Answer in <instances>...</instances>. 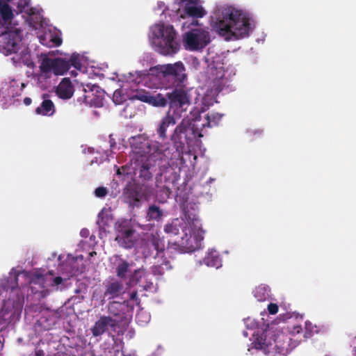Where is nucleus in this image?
<instances>
[{"instance_id": "f257e3e1", "label": "nucleus", "mask_w": 356, "mask_h": 356, "mask_svg": "<svg viewBox=\"0 0 356 356\" xmlns=\"http://www.w3.org/2000/svg\"><path fill=\"white\" fill-rule=\"evenodd\" d=\"M211 20L213 28L227 41L244 38L252 30L249 14L232 6L218 8Z\"/></svg>"}, {"instance_id": "f03ea898", "label": "nucleus", "mask_w": 356, "mask_h": 356, "mask_svg": "<svg viewBox=\"0 0 356 356\" xmlns=\"http://www.w3.org/2000/svg\"><path fill=\"white\" fill-rule=\"evenodd\" d=\"M197 124L195 116L184 118L175 127L170 136L175 151L170 157L171 161L181 160L185 149V145H190L196 138L203 137V134Z\"/></svg>"}, {"instance_id": "7ed1b4c3", "label": "nucleus", "mask_w": 356, "mask_h": 356, "mask_svg": "<svg viewBox=\"0 0 356 356\" xmlns=\"http://www.w3.org/2000/svg\"><path fill=\"white\" fill-rule=\"evenodd\" d=\"M254 348L263 350L267 355L277 353L286 355L298 345L297 340H293L288 332L277 330L273 334H262L253 342Z\"/></svg>"}, {"instance_id": "20e7f679", "label": "nucleus", "mask_w": 356, "mask_h": 356, "mask_svg": "<svg viewBox=\"0 0 356 356\" xmlns=\"http://www.w3.org/2000/svg\"><path fill=\"white\" fill-rule=\"evenodd\" d=\"M152 43L155 50L167 56L177 53L179 49L177 33L172 25L156 24L151 29Z\"/></svg>"}, {"instance_id": "39448f33", "label": "nucleus", "mask_w": 356, "mask_h": 356, "mask_svg": "<svg viewBox=\"0 0 356 356\" xmlns=\"http://www.w3.org/2000/svg\"><path fill=\"white\" fill-rule=\"evenodd\" d=\"M131 162L134 165V170L138 174V177L143 181L152 179L154 173L156 170V166L159 168V175L162 176L164 172H167L170 165L174 164V161H171L167 154L161 158L149 156L143 159L131 161Z\"/></svg>"}, {"instance_id": "423d86ee", "label": "nucleus", "mask_w": 356, "mask_h": 356, "mask_svg": "<svg viewBox=\"0 0 356 356\" xmlns=\"http://www.w3.org/2000/svg\"><path fill=\"white\" fill-rule=\"evenodd\" d=\"M132 149L131 161L149 156L161 158L168 153L169 149H163V146L157 141H153L148 138L138 135L133 138L131 143Z\"/></svg>"}, {"instance_id": "0eeeda50", "label": "nucleus", "mask_w": 356, "mask_h": 356, "mask_svg": "<svg viewBox=\"0 0 356 356\" xmlns=\"http://www.w3.org/2000/svg\"><path fill=\"white\" fill-rule=\"evenodd\" d=\"M157 69L161 77L166 82L168 86L175 88L183 87L187 80L186 67L181 61L173 64L158 65Z\"/></svg>"}, {"instance_id": "6e6552de", "label": "nucleus", "mask_w": 356, "mask_h": 356, "mask_svg": "<svg viewBox=\"0 0 356 356\" xmlns=\"http://www.w3.org/2000/svg\"><path fill=\"white\" fill-rule=\"evenodd\" d=\"M115 241L118 245L124 249L132 248L136 241V230L131 220H122L118 221L115 225Z\"/></svg>"}, {"instance_id": "1a4fd4ad", "label": "nucleus", "mask_w": 356, "mask_h": 356, "mask_svg": "<svg viewBox=\"0 0 356 356\" xmlns=\"http://www.w3.org/2000/svg\"><path fill=\"white\" fill-rule=\"evenodd\" d=\"M168 97L170 102L168 111L177 118H181V113L186 112L191 104L188 91L182 87L175 88L171 92H168Z\"/></svg>"}, {"instance_id": "9d476101", "label": "nucleus", "mask_w": 356, "mask_h": 356, "mask_svg": "<svg viewBox=\"0 0 356 356\" xmlns=\"http://www.w3.org/2000/svg\"><path fill=\"white\" fill-rule=\"evenodd\" d=\"M210 42L209 31L202 29H193L185 34L184 44L186 49L197 51L204 48Z\"/></svg>"}, {"instance_id": "9b49d317", "label": "nucleus", "mask_w": 356, "mask_h": 356, "mask_svg": "<svg viewBox=\"0 0 356 356\" xmlns=\"http://www.w3.org/2000/svg\"><path fill=\"white\" fill-rule=\"evenodd\" d=\"M21 31H2L0 35V51L6 55L16 54L21 47Z\"/></svg>"}, {"instance_id": "f8f14e48", "label": "nucleus", "mask_w": 356, "mask_h": 356, "mask_svg": "<svg viewBox=\"0 0 356 356\" xmlns=\"http://www.w3.org/2000/svg\"><path fill=\"white\" fill-rule=\"evenodd\" d=\"M179 4L178 14L180 17L186 18L190 17L192 18H202L207 12L204 8L200 5V0H175Z\"/></svg>"}, {"instance_id": "ddd939ff", "label": "nucleus", "mask_w": 356, "mask_h": 356, "mask_svg": "<svg viewBox=\"0 0 356 356\" xmlns=\"http://www.w3.org/2000/svg\"><path fill=\"white\" fill-rule=\"evenodd\" d=\"M191 114L193 116H195L197 122L196 126L200 127L202 131L205 128H211L218 126L223 116L222 114L215 112H209L202 115L198 111L193 112Z\"/></svg>"}, {"instance_id": "4468645a", "label": "nucleus", "mask_w": 356, "mask_h": 356, "mask_svg": "<svg viewBox=\"0 0 356 356\" xmlns=\"http://www.w3.org/2000/svg\"><path fill=\"white\" fill-rule=\"evenodd\" d=\"M203 239V236L198 240L196 236L188 234L186 231L184 234L180 236L179 240H175L173 245L179 248L184 252H192L198 249L200 245V240Z\"/></svg>"}, {"instance_id": "2eb2a0df", "label": "nucleus", "mask_w": 356, "mask_h": 356, "mask_svg": "<svg viewBox=\"0 0 356 356\" xmlns=\"http://www.w3.org/2000/svg\"><path fill=\"white\" fill-rule=\"evenodd\" d=\"M146 246L149 252L146 256L153 254V250L156 252L154 256V259H158L159 256L163 255L165 251V243L163 238L157 234H151L147 239Z\"/></svg>"}, {"instance_id": "dca6fc26", "label": "nucleus", "mask_w": 356, "mask_h": 356, "mask_svg": "<svg viewBox=\"0 0 356 356\" xmlns=\"http://www.w3.org/2000/svg\"><path fill=\"white\" fill-rule=\"evenodd\" d=\"M116 325V321L110 316H102L90 328L93 337L102 336L108 328L114 327Z\"/></svg>"}, {"instance_id": "f3484780", "label": "nucleus", "mask_w": 356, "mask_h": 356, "mask_svg": "<svg viewBox=\"0 0 356 356\" xmlns=\"http://www.w3.org/2000/svg\"><path fill=\"white\" fill-rule=\"evenodd\" d=\"M124 195L130 205L138 206L143 197L142 187L138 184L131 185L124 189Z\"/></svg>"}, {"instance_id": "a211bd4d", "label": "nucleus", "mask_w": 356, "mask_h": 356, "mask_svg": "<svg viewBox=\"0 0 356 356\" xmlns=\"http://www.w3.org/2000/svg\"><path fill=\"white\" fill-rule=\"evenodd\" d=\"M176 116L170 113V111H168L166 115L161 119L156 129V133L159 139L164 140L167 138V130L169 127L174 126L176 124Z\"/></svg>"}, {"instance_id": "6ab92c4d", "label": "nucleus", "mask_w": 356, "mask_h": 356, "mask_svg": "<svg viewBox=\"0 0 356 356\" xmlns=\"http://www.w3.org/2000/svg\"><path fill=\"white\" fill-rule=\"evenodd\" d=\"M186 231H189L186 223L178 219H175L164 226V232L170 236H181Z\"/></svg>"}, {"instance_id": "aec40b11", "label": "nucleus", "mask_w": 356, "mask_h": 356, "mask_svg": "<svg viewBox=\"0 0 356 356\" xmlns=\"http://www.w3.org/2000/svg\"><path fill=\"white\" fill-rule=\"evenodd\" d=\"M124 293V285L121 281L108 282L105 285V291L104 292V298L108 300L113 299L120 296Z\"/></svg>"}, {"instance_id": "412c9836", "label": "nucleus", "mask_w": 356, "mask_h": 356, "mask_svg": "<svg viewBox=\"0 0 356 356\" xmlns=\"http://www.w3.org/2000/svg\"><path fill=\"white\" fill-rule=\"evenodd\" d=\"M155 259L156 261L151 268L152 273L154 276L161 277L166 271L172 269L170 261L163 255L159 256V258Z\"/></svg>"}, {"instance_id": "4be33fe9", "label": "nucleus", "mask_w": 356, "mask_h": 356, "mask_svg": "<svg viewBox=\"0 0 356 356\" xmlns=\"http://www.w3.org/2000/svg\"><path fill=\"white\" fill-rule=\"evenodd\" d=\"M74 93V88L70 79L64 78L56 88V94L63 99L72 97Z\"/></svg>"}, {"instance_id": "5701e85b", "label": "nucleus", "mask_w": 356, "mask_h": 356, "mask_svg": "<svg viewBox=\"0 0 356 356\" xmlns=\"http://www.w3.org/2000/svg\"><path fill=\"white\" fill-rule=\"evenodd\" d=\"M203 263L207 266L218 268L221 266V258L217 251L211 250L203 259Z\"/></svg>"}, {"instance_id": "b1692460", "label": "nucleus", "mask_w": 356, "mask_h": 356, "mask_svg": "<svg viewBox=\"0 0 356 356\" xmlns=\"http://www.w3.org/2000/svg\"><path fill=\"white\" fill-rule=\"evenodd\" d=\"M35 113L38 115L51 116L55 113V106L50 99H44L41 105L36 108Z\"/></svg>"}, {"instance_id": "393cba45", "label": "nucleus", "mask_w": 356, "mask_h": 356, "mask_svg": "<svg viewBox=\"0 0 356 356\" xmlns=\"http://www.w3.org/2000/svg\"><path fill=\"white\" fill-rule=\"evenodd\" d=\"M70 68V62L60 58H54L53 73L56 75H63Z\"/></svg>"}, {"instance_id": "a878e982", "label": "nucleus", "mask_w": 356, "mask_h": 356, "mask_svg": "<svg viewBox=\"0 0 356 356\" xmlns=\"http://www.w3.org/2000/svg\"><path fill=\"white\" fill-rule=\"evenodd\" d=\"M13 17V13L10 6L5 0H0V19L3 23H7Z\"/></svg>"}, {"instance_id": "bb28decb", "label": "nucleus", "mask_w": 356, "mask_h": 356, "mask_svg": "<svg viewBox=\"0 0 356 356\" xmlns=\"http://www.w3.org/2000/svg\"><path fill=\"white\" fill-rule=\"evenodd\" d=\"M150 104L157 107H165L167 105L170 106L168 92L165 94V95L160 93L156 94V95H152Z\"/></svg>"}, {"instance_id": "cd10ccee", "label": "nucleus", "mask_w": 356, "mask_h": 356, "mask_svg": "<svg viewBox=\"0 0 356 356\" xmlns=\"http://www.w3.org/2000/svg\"><path fill=\"white\" fill-rule=\"evenodd\" d=\"M54 66V58H50L47 56L42 59L40 70L41 72L47 74L49 72H53Z\"/></svg>"}, {"instance_id": "c85d7f7f", "label": "nucleus", "mask_w": 356, "mask_h": 356, "mask_svg": "<svg viewBox=\"0 0 356 356\" xmlns=\"http://www.w3.org/2000/svg\"><path fill=\"white\" fill-rule=\"evenodd\" d=\"M148 273L147 270L142 268L135 270L131 277V282L141 286L143 282L144 278H147Z\"/></svg>"}, {"instance_id": "c756f323", "label": "nucleus", "mask_w": 356, "mask_h": 356, "mask_svg": "<svg viewBox=\"0 0 356 356\" xmlns=\"http://www.w3.org/2000/svg\"><path fill=\"white\" fill-rule=\"evenodd\" d=\"M254 296L259 301H265L269 298V290L268 287L264 285H259L254 291Z\"/></svg>"}, {"instance_id": "7c9ffc66", "label": "nucleus", "mask_w": 356, "mask_h": 356, "mask_svg": "<svg viewBox=\"0 0 356 356\" xmlns=\"http://www.w3.org/2000/svg\"><path fill=\"white\" fill-rule=\"evenodd\" d=\"M163 216V211L156 205H151L148 208L147 218L149 220H159Z\"/></svg>"}, {"instance_id": "2f4dec72", "label": "nucleus", "mask_w": 356, "mask_h": 356, "mask_svg": "<svg viewBox=\"0 0 356 356\" xmlns=\"http://www.w3.org/2000/svg\"><path fill=\"white\" fill-rule=\"evenodd\" d=\"M124 305L120 302L113 301L108 304V311L110 314L122 318L121 311Z\"/></svg>"}, {"instance_id": "473e14b6", "label": "nucleus", "mask_w": 356, "mask_h": 356, "mask_svg": "<svg viewBox=\"0 0 356 356\" xmlns=\"http://www.w3.org/2000/svg\"><path fill=\"white\" fill-rule=\"evenodd\" d=\"M129 268V264L127 261H122L118 264L116 268V273L118 277L120 278H125L126 273Z\"/></svg>"}, {"instance_id": "72a5a7b5", "label": "nucleus", "mask_w": 356, "mask_h": 356, "mask_svg": "<svg viewBox=\"0 0 356 356\" xmlns=\"http://www.w3.org/2000/svg\"><path fill=\"white\" fill-rule=\"evenodd\" d=\"M149 320L150 316L143 311L138 312L136 315V321L141 326L146 325Z\"/></svg>"}, {"instance_id": "f704fd0d", "label": "nucleus", "mask_w": 356, "mask_h": 356, "mask_svg": "<svg viewBox=\"0 0 356 356\" xmlns=\"http://www.w3.org/2000/svg\"><path fill=\"white\" fill-rule=\"evenodd\" d=\"M177 181V175L176 173L172 172L170 173V176L169 179H165V184L163 186V188L167 191V192L170 193L172 190V187H173L176 184Z\"/></svg>"}, {"instance_id": "c9c22d12", "label": "nucleus", "mask_w": 356, "mask_h": 356, "mask_svg": "<svg viewBox=\"0 0 356 356\" xmlns=\"http://www.w3.org/2000/svg\"><path fill=\"white\" fill-rule=\"evenodd\" d=\"M152 95L145 91L137 92L132 96L133 99H138L143 102L151 103Z\"/></svg>"}, {"instance_id": "e433bc0d", "label": "nucleus", "mask_w": 356, "mask_h": 356, "mask_svg": "<svg viewBox=\"0 0 356 356\" xmlns=\"http://www.w3.org/2000/svg\"><path fill=\"white\" fill-rule=\"evenodd\" d=\"M67 62H70V67L73 66L77 70H80L81 67V63L77 55L73 54Z\"/></svg>"}, {"instance_id": "4c0bfd02", "label": "nucleus", "mask_w": 356, "mask_h": 356, "mask_svg": "<svg viewBox=\"0 0 356 356\" xmlns=\"http://www.w3.org/2000/svg\"><path fill=\"white\" fill-rule=\"evenodd\" d=\"M144 290L148 291L152 289L153 282L150 278V275L148 273L147 278H144L143 282L140 286Z\"/></svg>"}, {"instance_id": "58836bf2", "label": "nucleus", "mask_w": 356, "mask_h": 356, "mask_svg": "<svg viewBox=\"0 0 356 356\" xmlns=\"http://www.w3.org/2000/svg\"><path fill=\"white\" fill-rule=\"evenodd\" d=\"M95 194L98 197H104L107 194V190L104 187H98L95 189Z\"/></svg>"}, {"instance_id": "ea45409f", "label": "nucleus", "mask_w": 356, "mask_h": 356, "mask_svg": "<svg viewBox=\"0 0 356 356\" xmlns=\"http://www.w3.org/2000/svg\"><path fill=\"white\" fill-rule=\"evenodd\" d=\"M268 310L270 314H275L278 312V306L275 303H270L268 305Z\"/></svg>"}, {"instance_id": "a19ab883", "label": "nucleus", "mask_w": 356, "mask_h": 356, "mask_svg": "<svg viewBox=\"0 0 356 356\" xmlns=\"http://www.w3.org/2000/svg\"><path fill=\"white\" fill-rule=\"evenodd\" d=\"M130 300L135 301L137 305H139L140 303V300L138 296L137 291H132L130 293Z\"/></svg>"}, {"instance_id": "79ce46f5", "label": "nucleus", "mask_w": 356, "mask_h": 356, "mask_svg": "<svg viewBox=\"0 0 356 356\" xmlns=\"http://www.w3.org/2000/svg\"><path fill=\"white\" fill-rule=\"evenodd\" d=\"M51 41L54 43V44L56 47H58L62 44V39L58 36L52 37Z\"/></svg>"}, {"instance_id": "37998d69", "label": "nucleus", "mask_w": 356, "mask_h": 356, "mask_svg": "<svg viewBox=\"0 0 356 356\" xmlns=\"http://www.w3.org/2000/svg\"><path fill=\"white\" fill-rule=\"evenodd\" d=\"M63 280L61 277H60V276L56 277L53 279L51 285L52 286H58L59 284H60L63 282Z\"/></svg>"}, {"instance_id": "c03bdc74", "label": "nucleus", "mask_w": 356, "mask_h": 356, "mask_svg": "<svg viewBox=\"0 0 356 356\" xmlns=\"http://www.w3.org/2000/svg\"><path fill=\"white\" fill-rule=\"evenodd\" d=\"M35 356H45V353L43 350L41 349H35L34 352Z\"/></svg>"}, {"instance_id": "a18cd8bd", "label": "nucleus", "mask_w": 356, "mask_h": 356, "mask_svg": "<svg viewBox=\"0 0 356 356\" xmlns=\"http://www.w3.org/2000/svg\"><path fill=\"white\" fill-rule=\"evenodd\" d=\"M302 331V327L300 325L294 326L293 333H300Z\"/></svg>"}, {"instance_id": "49530a36", "label": "nucleus", "mask_w": 356, "mask_h": 356, "mask_svg": "<svg viewBox=\"0 0 356 356\" xmlns=\"http://www.w3.org/2000/svg\"><path fill=\"white\" fill-rule=\"evenodd\" d=\"M32 102V100L30 97H25L24 99V104L26 105V106H29Z\"/></svg>"}, {"instance_id": "de8ad7c7", "label": "nucleus", "mask_w": 356, "mask_h": 356, "mask_svg": "<svg viewBox=\"0 0 356 356\" xmlns=\"http://www.w3.org/2000/svg\"><path fill=\"white\" fill-rule=\"evenodd\" d=\"M117 95H118V93L115 91L114 92L113 99H114V102H115V104H119L120 102H118V99H117V98H118Z\"/></svg>"}, {"instance_id": "09e8293b", "label": "nucleus", "mask_w": 356, "mask_h": 356, "mask_svg": "<svg viewBox=\"0 0 356 356\" xmlns=\"http://www.w3.org/2000/svg\"><path fill=\"white\" fill-rule=\"evenodd\" d=\"M37 280H38V282L40 283L44 281V277L42 275L38 276Z\"/></svg>"}, {"instance_id": "8fccbe9b", "label": "nucleus", "mask_w": 356, "mask_h": 356, "mask_svg": "<svg viewBox=\"0 0 356 356\" xmlns=\"http://www.w3.org/2000/svg\"><path fill=\"white\" fill-rule=\"evenodd\" d=\"M41 293H42V296L44 297L47 295L48 291H41Z\"/></svg>"}, {"instance_id": "3c124183", "label": "nucleus", "mask_w": 356, "mask_h": 356, "mask_svg": "<svg viewBox=\"0 0 356 356\" xmlns=\"http://www.w3.org/2000/svg\"><path fill=\"white\" fill-rule=\"evenodd\" d=\"M71 74L76 76V73L73 70L71 72Z\"/></svg>"}, {"instance_id": "603ef678", "label": "nucleus", "mask_w": 356, "mask_h": 356, "mask_svg": "<svg viewBox=\"0 0 356 356\" xmlns=\"http://www.w3.org/2000/svg\"><path fill=\"white\" fill-rule=\"evenodd\" d=\"M117 174H118V175H120V174H121V172H120V169H118V170H117Z\"/></svg>"}, {"instance_id": "864d4df0", "label": "nucleus", "mask_w": 356, "mask_h": 356, "mask_svg": "<svg viewBox=\"0 0 356 356\" xmlns=\"http://www.w3.org/2000/svg\"><path fill=\"white\" fill-rule=\"evenodd\" d=\"M200 124H204V120H202V121H200Z\"/></svg>"}]
</instances>
